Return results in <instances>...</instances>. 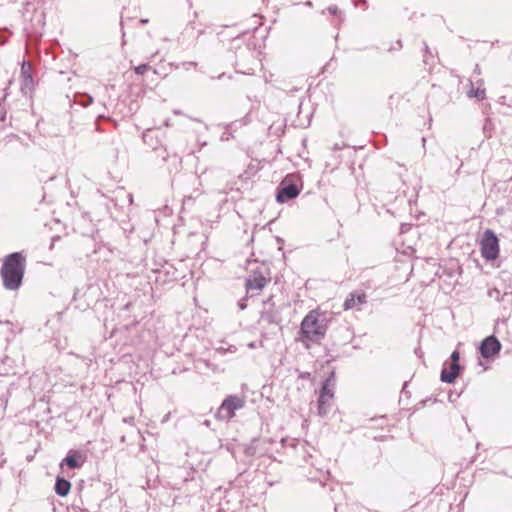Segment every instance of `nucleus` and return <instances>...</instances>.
<instances>
[{
    "instance_id": "30",
    "label": "nucleus",
    "mask_w": 512,
    "mask_h": 512,
    "mask_svg": "<svg viewBox=\"0 0 512 512\" xmlns=\"http://www.w3.org/2000/svg\"><path fill=\"white\" fill-rule=\"evenodd\" d=\"M301 377L302 378H309L310 377V373H308V372L307 373H303V374H301Z\"/></svg>"
},
{
    "instance_id": "34",
    "label": "nucleus",
    "mask_w": 512,
    "mask_h": 512,
    "mask_svg": "<svg viewBox=\"0 0 512 512\" xmlns=\"http://www.w3.org/2000/svg\"><path fill=\"white\" fill-rule=\"evenodd\" d=\"M425 142H426V139L423 137V138H422L423 146L425 145Z\"/></svg>"
},
{
    "instance_id": "15",
    "label": "nucleus",
    "mask_w": 512,
    "mask_h": 512,
    "mask_svg": "<svg viewBox=\"0 0 512 512\" xmlns=\"http://www.w3.org/2000/svg\"><path fill=\"white\" fill-rule=\"evenodd\" d=\"M21 90L23 92L31 91L33 88L34 80L32 74V66L29 62L23 61L20 71Z\"/></svg>"
},
{
    "instance_id": "31",
    "label": "nucleus",
    "mask_w": 512,
    "mask_h": 512,
    "mask_svg": "<svg viewBox=\"0 0 512 512\" xmlns=\"http://www.w3.org/2000/svg\"><path fill=\"white\" fill-rule=\"evenodd\" d=\"M239 307L241 310L245 309L246 305L244 303H239Z\"/></svg>"
},
{
    "instance_id": "16",
    "label": "nucleus",
    "mask_w": 512,
    "mask_h": 512,
    "mask_svg": "<svg viewBox=\"0 0 512 512\" xmlns=\"http://www.w3.org/2000/svg\"><path fill=\"white\" fill-rule=\"evenodd\" d=\"M143 141L149 148H151V151H155L160 145H163L154 130H147L144 132Z\"/></svg>"
},
{
    "instance_id": "17",
    "label": "nucleus",
    "mask_w": 512,
    "mask_h": 512,
    "mask_svg": "<svg viewBox=\"0 0 512 512\" xmlns=\"http://www.w3.org/2000/svg\"><path fill=\"white\" fill-rule=\"evenodd\" d=\"M70 489H71V483L68 480H66L62 477H59V476L56 478L55 492L57 495H59L61 497H65L69 494Z\"/></svg>"
},
{
    "instance_id": "14",
    "label": "nucleus",
    "mask_w": 512,
    "mask_h": 512,
    "mask_svg": "<svg viewBox=\"0 0 512 512\" xmlns=\"http://www.w3.org/2000/svg\"><path fill=\"white\" fill-rule=\"evenodd\" d=\"M271 297L264 301V309L260 313V321L266 324H279L281 321L280 313L275 309L274 304L271 303Z\"/></svg>"
},
{
    "instance_id": "20",
    "label": "nucleus",
    "mask_w": 512,
    "mask_h": 512,
    "mask_svg": "<svg viewBox=\"0 0 512 512\" xmlns=\"http://www.w3.org/2000/svg\"><path fill=\"white\" fill-rule=\"evenodd\" d=\"M235 125H236V123H230L229 125L226 126L225 131L221 135L222 141H228L230 138L233 137L231 130Z\"/></svg>"
},
{
    "instance_id": "21",
    "label": "nucleus",
    "mask_w": 512,
    "mask_h": 512,
    "mask_svg": "<svg viewBox=\"0 0 512 512\" xmlns=\"http://www.w3.org/2000/svg\"><path fill=\"white\" fill-rule=\"evenodd\" d=\"M366 294L365 293H357L355 294L354 293V307L356 305H362L364 303H366Z\"/></svg>"
},
{
    "instance_id": "1",
    "label": "nucleus",
    "mask_w": 512,
    "mask_h": 512,
    "mask_svg": "<svg viewBox=\"0 0 512 512\" xmlns=\"http://www.w3.org/2000/svg\"><path fill=\"white\" fill-rule=\"evenodd\" d=\"M287 454L294 458L295 463L303 468L309 466L307 477L311 481H323L326 479L327 470L321 464L320 454L307 441L293 439L286 447Z\"/></svg>"
},
{
    "instance_id": "25",
    "label": "nucleus",
    "mask_w": 512,
    "mask_h": 512,
    "mask_svg": "<svg viewBox=\"0 0 512 512\" xmlns=\"http://www.w3.org/2000/svg\"><path fill=\"white\" fill-rule=\"evenodd\" d=\"M327 10H328V12H329L331 15H333V16H336V15H338V14H339L338 7H337V6H335V5L329 6V7L327 8Z\"/></svg>"
},
{
    "instance_id": "6",
    "label": "nucleus",
    "mask_w": 512,
    "mask_h": 512,
    "mask_svg": "<svg viewBox=\"0 0 512 512\" xmlns=\"http://www.w3.org/2000/svg\"><path fill=\"white\" fill-rule=\"evenodd\" d=\"M302 181L298 173L287 174L277 187L276 199L279 203H285L295 199L301 192Z\"/></svg>"
},
{
    "instance_id": "8",
    "label": "nucleus",
    "mask_w": 512,
    "mask_h": 512,
    "mask_svg": "<svg viewBox=\"0 0 512 512\" xmlns=\"http://www.w3.org/2000/svg\"><path fill=\"white\" fill-rule=\"evenodd\" d=\"M245 406V400L237 395H228L221 403L215 413V418L219 421H230L237 410Z\"/></svg>"
},
{
    "instance_id": "10",
    "label": "nucleus",
    "mask_w": 512,
    "mask_h": 512,
    "mask_svg": "<svg viewBox=\"0 0 512 512\" xmlns=\"http://www.w3.org/2000/svg\"><path fill=\"white\" fill-rule=\"evenodd\" d=\"M459 359H460L459 352L457 350L453 351L450 356L449 366L447 365V363H444V365H443L441 375H440L441 381L446 382V383H453L455 381V379L458 377V375L461 371Z\"/></svg>"
},
{
    "instance_id": "26",
    "label": "nucleus",
    "mask_w": 512,
    "mask_h": 512,
    "mask_svg": "<svg viewBox=\"0 0 512 512\" xmlns=\"http://www.w3.org/2000/svg\"><path fill=\"white\" fill-rule=\"evenodd\" d=\"M352 307V296L351 297H347L345 302H344V308L346 310L350 309Z\"/></svg>"
},
{
    "instance_id": "7",
    "label": "nucleus",
    "mask_w": 512,
    "mask_h": 512,
    "mask_svg": "<svg viewBox=\"0 0 512 512\" xmlns=\"http://www.w3.org/2000/svg\"><path fill=\"white\" fill-rule=\"evenodd\" d=\"M271 281L270 270L265 266L252 270L245 281L246 294L248 297L258 295Z\"/></svg>"
},
{
    "instance_id": "33",
    "label": "nucleus",
    "mask_w": 512,
    "mask_h": 512,
    "mask_svg": "<svg viewBox=\"0 0 512 512\" xmlns=\"http://www.w3.org/2000/svg\"><path fill=\"white\" fill-rule=\"evenodd\" d=\"M359 5H360V4L354 0L353 7H354V8H356V7H358Z\"/></svg>"
},
{
    "instance_id": "13",
    "label": "nucleus",
    "mask_w": 512,
    "mask_h": 512,
    "mask_svg": "<svg viewBox=\"0 0 512 512\" xmlns=\"http://www.w3.org/2000/svg\"><path fill=\"white\" fill-rule=\"evenodd\" d=\"M500 341L493 335L486 337L480 344L479 350L483 358H490L501 350Z\"/></svg>"
},
{
    "instance_id": "11",
    "label": "nucleus",
    "mask_w": 512,
    "mask_h": 512,
    "mask_svg": "<svg viewBox=\"0 0 512 512\" xmlns=\"http://www.w3.org/2000/svg\"><path fill=\"white\" fill-rule=\"evenodd\" d=\"M86 461L87 456L85 452L81 450L70 449L67 452L66 457L60 462L59 466L61 469H63L64 466H67L71 469H80L83 467Z\"/></svg>"
},
{
    "instance_id": "4",
    "label": "nucleus",
    "mask_w": 512,
    "mask_h": 512,
    "mask_svg": "<svg viewBox=\"0 0 512 512\" xmlns=\"http://www.w3.org/2000/svg\"><path fill=\"white\" fill-rule=\"evenodd\" d=\"M335 386V374L331 372L318 391L317 414L321 417L326 416L334 405Z\"/></svg>"
},
{
    "instance_id": "5",
    "label": "nucleus",
    "mask_w": 512,
    "mask_h": 512,
    "mask_svg": "<svg viewBox=\"0 0 512 512\" xmlns=\"http://www.w3.org/2000/svg\"><path fill=\"white\" fill-rule=\"evenodd\" d=\"M149 160L159 167H166L169 173L178 172L182 166L181 156L175 152H169L164 145H160L155 151H150Z\"/></svg>"
},
{
    "instance_id": "23",
    "label": "nucleus",
    "mask_w": 512,
    "mask_h": 512,
    "mask_svg": "<svg viewBox=\"0 0 512 512\" xmlns=\"http://www.w3.org/2000/svg\"><path fill=\"white\" fill-rule=\"evenodd\" d=\"M149 69V64H140L134 68V71L137 75H144Z\"/></svg>"
},
{
    "instance_id": "24",
    "label": "nucleus",
    "mask_w": 512,
    "mask_h": 512,
    "mask_svg": "<svg viewBox=\"0 0 512 512\" xmlns=\"http://www.w3.org/2000/svg\"><path fill=\"white\" fill-rule=\"evenodd\" d=\"M424 51H425V54H424V63L425 64H429V58L432 57V53L430 51V48L428 47L427 43L424 42Z\"/></svg>"
},
{
    "instance_id": "32",
    "label": "nucleus",
    "mask_w": 512,
    "mask_h": 512,
    "mask_svg": "<svg viewBox=\"0 0 512 512\" xmlns=\"http://www.w3.org/2000/svg\"><path fill=\"white\" fill-rule=\"evenodd\" d=\"M147 22H148V20H147V19H141V20L139 21V23H141V24H145V23H147Z\"/></svg>"
},
{
    "instance_id": "27",
    "label": "nucleus",
    "mask_w": 512,
    "mask_h": 512,
    "mask_svg": "<svg viewBox=\"0 0 512 512\" xmlns=\"http://www.w3.org/2000/svg\"><path fill=\"white\" fill-rule=\"evenodd\" d=\"M402 48V43L400 40L396 41V46L395 47H389L388 50L389 51H393V50H400Z\"/></svg>"
},
{
    "instance_id": "18",
    "label": "nucleus",
    "mask_w": 512,
    "mask_h": 512,
    "mask_svg": "<svg viewBox=\"0 0 512 512\" xmlns=\"http://www.w3.org/2000/svg\"><path fill=\"white\" fill-rule=\"evenodd\" d=\"M478 87L476 89L471 88V90L468 92L469 97H475L478 100H483L485 98V89H481L480 86L483 85V80H479Z\"/></svg>"
},
{
    "instance_id": "29",
    "label": "nucleus",
    "mask_w": 512,
    "mask_h": 512,
    "mask_svg": "<svg viewBox=\"0 0 512 512\" xmlns=\"http://www.w3.org/2000/svg\"><path fill=\"white\" fill-rule=\"evenodd\" d=\"M474 72L477 73V74H480L481 73V70H480V67L479 65H476L475 68H474Z\"/></svg>"
},
{
    "instance_id": "9",
    "label": "nucleus",
    "mask_w": 512,
    "mask_h": 512,
    "mask_svg": "<svg viewBox=\"0 0 512 512\" xmlns=\"http://www.w3.org/2000/svg\"><path fill=\"white\" fill-rule=\"evenodd\" d=\"M480 250L482 257L487 261H493L498 258L500 251L499 240L492 230L487 229L483 233L480 241Z\"/></svg>"
},
{
    "instance_id": "22",
    "label": "nucleus",
    "mask_w": 512,
    "mask_h": 512,
    "mask_svg": "<svg viewBox=\"0 0 512 512\" xmlns=\"http://www.w3.org/2000/svg\"><path fill=\"white\" fill-rule=\"evenodd\" d=\"M77 102L83 107H88L93 102V98L89 95H83Z\"/></svg>"
},
{
    "instance_id": "19",
    "label": "nucleus",
    "mask_w": 512,
    "mask_h": 512,
    "mask_svg": "<svg viewBox=\"0 0 512 512\" xmlns=\"http://www.w3.org/2000/svg\"><path fill=\"white\" fill-rule=\"evenodd\" d=\"M487 294H488V297L495 299L498 302L503 301L505 296L512 297V294H507V293H504L503 295H501L500 291L496 288L488 290Z\"/></svg>"
},
{
    "instance_id": "3",
    "label": "nucleus",
    "mask_w": 512,
    "mask_h": 512,
    "mask_svg": "<svg viewBox=\"0 0 512 512\" xmlns=\"http://www.w3.org/2000/svg\"><path fill=\"white\" fill-rule=\"evenodd\" d=\"M26 258L21 252H14L4 258L0 274L7 290H18L22 284Z\"/></svg>"
},
{
    "instance_id": "28",
    "label": "nucleus",
    "mask_w": 512,
    "mask_h": 512,
    "mask_svg": "<svg viewBox=\"0 0 512 512\" xmlns=\"http://www.w3.org/2000/svg\"><path fill=\"white\" fill-rule=\"evenodd\" d=\"M343 147H348V144H343L342 146H338V144H335L334 149H342Z\"/></svg>"
},
{
    "instance_id": "12",
    "label": "nucleus",
    "mask_w": 512,
    "mask_h": 512,
    "mask_svg": "<svg viewBox=\"0 0 512 512\" xmlns=\"http://www.w3.org/2000/svg\"><path fill=\"white\" fill-rule=\"evenodd\" d=\"M256 62L255 51H252L248 46L241 48L236 59V67L243 69L242 72L245 74H251L254 71L253 67H246V63Z\"/></svg>"
},
{
    "instance_id": "2",
    "label": "nucleus",
    "mask_w": 512,
    "mask_h": 512,
    "mask_svg": "<svg viewBox=\"0 0 512 512\" xmlns=\"http://www.w3.org/2000/svg\"><path fill=\"white\" fill-rule=\"evenodd\" d=\"M328 329L326 315L315 309L308 312L300 323L296 341L301 343L305 349L320 344L325 338Z\"/></svg>"
}]
</instances>
